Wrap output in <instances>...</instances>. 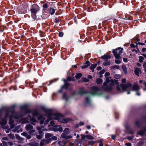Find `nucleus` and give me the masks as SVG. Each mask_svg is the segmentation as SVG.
Listing matches in <instances>:
<instances>
[{
  "label": "nucleus",
  "mask_w": 146,
  "mask_h": 146,
  "mask_svg": "<svg viewBox=\"0 0 146 146\" xmlns=\"http://www.w3.org/2000/svg\"><path fill=\"white\" fill-rule=\"evenodd\" d=\"M8 117H9V124L10 125L11 129L13 128L15 126L13 124L14 121L13 118L15 119L17 122L21 123L22 124L26 123L29 122L28 118H22L21 117L19 116L18 114H16L13 111H8L6 112L5 118L2 119L1 121L0 122V124L3 126L5 125L7 123L6 119Z\"/></svg>",
  "instance_id": "nucleus-1"
},
{
  "label": "nucleus",
  "mask_w": 146,
  "mask_h": 146,
  "mask_svg": "<svg viewBox=\"0 0 146 146\" xmlns=\"http://www.w3.org/2000/svg\"><path fill=\"white\" fill-rule=\"evenodd\" d=\"M44 111L48 117L47 120L44 122L45 125H47L49 121L52 119L58 120L59 121L63 123H66L68 122V119H64L62 115L60 113H56L53 114H52V110H50L46 109Z\"/></svg>",
  "instance_id": "nucleus-2"
},
{
  "label": "nucleus",
  "mask_w": 146,
  "mask_h": 146,
  "mask_svg": "<svg viewBox=\"0 0 146 146\" xmlns=\"http://www.w3.org/2000/svg\"><path fill=\"white\" fill-rule=\"evenodd\" d=\"M106 78V82L103 84V89L106 91H111L113 89L114 86L117 84V81L115 80L111 79V77Z\"/></svg>",
  "instance_id": "nucleus-3"
},
{
  "label": "nucleus",
  "mask_w": 146,
  "mask_h": 146,
  "mask_svg": "<svg viewBox=\"0 0 146 146\" xmlns=\"http://www.w3.org/2000/svg\"><path fill=\"white\" fill-rule=\"evenodd\" d=\"M117 90L120 92L127 91V94H130L129 91L132 89V85L130 83H128L127 84H120L117 86Z\"/></svg>",
  "instance_id": "nucleus-4"
},
{
  "label": "nucleus",
  "mask_w": 146,
  "mask_h": 146,
  "mask_svg": "<svg viewBox=\"0 0 146 146\" xmlns=\"http://www.w3.org/2000/svg\"><path fill=\"white\" fill-rule=\"evenodd\" d=\"M39 6L36 4H34L31 7L30 10L31 13V16L34 19L36 18V14L39 10Z\"/></svg>",
  "instance_id": "nucleus-5"
},
{
  "label": "nucleus",
  "mask_w": 146,
  "mask_h": 146,
  "mask_svg": "<svg viewBox=\"0 0 146 146\" xmlns=\"http://www.w3.org/2000/svg\"><path fill=\"white\" fill-rule=\"evenodd\" d=\"M23 108L24 109V111L26 113L31 112L33 117L36 116L38 115V113L36 110H34L32 111H30L25 106H23ZM30 120L33 122H36L37 121L36 119H35L34 117L31 118Z\"/></svg>",
  "instance_id": "nucleus-6"
},
{
  "label": "nucleus",
  "mask_w": 146,
  "mask_h": 146,
  "mask_svg": "<svg viewBox=\"0 0 146 146\" xmlns=\"http://www.w3.org/2000/svg\"><path fill=\"white\" fill-rule=\"evenodd\" d=\"M123 48H118L115 50H113L112 52L113 53L116 59H120L121 58V54L123 52Z\"/></svg>",
  "instance_id": "nucleus-7"
},
{
  "label": "nucleus",
  "mask_w": 146,
  "mask_h": 146,
  "mask_svg": "<svg viewBox=\"0 0 146 146\" xmlns=\"http://www.w3.org/2000/svg\"><path fill=\"white\" fill-rule=\"evenodd\" d=\"M36 128L38 130L39 134L36 135V137L37 139H40L42 138L43 135V134H42V130L43 131H47V129H44L43 127H40L39 126L37 127Z\"/></svg>",
  "instance_id": "nucleus-8"
},
{
  "label": "nucleus",
  "mask_w": 146,
  "mask_h": 146,
  "mask_svg": "<svg viewBox=\"0 0 146 146\" xmlns=\"http://www.w3.org/2000/svg\"><path fill=\"white\" fill-rule=\"evenodd\" d=\"M91 90V94L92 95H100V90L98 87L94 86L92 88Z\"/></svg>",
  "instance_id": "nucleus-9"
},
{
  "label": "nucleus",
  "mask_w": 146,
  "mask_h": 146,
  "mask_svg": "<svg viewBox=\"0 0 146 146\" xmlns=\"http://www.w3.org/2000/svg\"><path fill=\"white\" fill-rule=\"evenodd\" d=\"M25 129L27 131H29V133L30 134H31L35 132V130L33 129V126L31 124L27 125L25 126Z\"/></svg>",
  "instance_id": "nucleus-10"
},
{
  "label": "nucleus",
  "mask_w": 146,
  "mask_h": 146,
  "mask_svg": "<svg viewBox=\"0 0 146 146\" xmlns=\"http://www.w3.org/2000/svg\"><path fill=\"white\" fill-rule=\"evenodd\" d=\"M51 142L50 139H44L42 140L40 144V146H43L44 145H46L48 144Z\"/></svg>",
  "instance_id": "nucleus-11"
},
{
  "label": "nucleus",
  "mask_w": 146,
  "mask_h": 146,
  "mask_svg": "<svg viewBox=\"0 0 146 146\" xmlns=\"http://www.w3.org/2000/svg\"><path fill=\"white\" fill-rule=\"evenodd\" d=\"M63 129L59 125H56L53 128L52 130L55 131H58L60 132H62V131Z\"/></svg>",
  "instance_id": "nucleus-12"
},
{
  "label": "nucleus",
  "mask_w": 146,
  "mask_h": 146,
  "mask_svg": "<svg viewBox=\"0 0 146 146\" xmlns=\"http://www.w3.org/2000/svg\"><path fill=\"white\" fill-rule=\"evenodd\" d=\"M68 134L65 133H63L61 136V137L64 138V139H70L72 138V137L71 135H68Z\"/></svg>",
  "instance_id": "nucleus-13"
},
{
  "label": "nucleus",
  "mask_w": 146,
  "mask_h": 146,
  "mask_svg": "<svg viewBox=\"0 0 146 146\" xmlns=\"http://www.w3.org/2000/svg\"><path fill=\"white\" fill-rule=\"evenodd\" d=\"M53 136V134L49 133H47L45 134V138L47 139H50L51 141V138Z\"/></svg>",
  "instance_id": "nucleus-14"
},
{
  "label": "nucleus",
  "mask_w": 146,
  "mask_h": 146,
  "mask_svg": "<svg viewBox=\"0 0 146 146\" xmlns=\"http://www.w3.org/2000/svg\"><path fill=\"white\" fill-rule=\"evenodd\" d=\"M49 13L51 15H54L55 12V10L52 8H49L48 10Z\"/></svg>",
  "instance_id": "nucleus-15"
},
{
  "label": "nucleus",
  "mask_w": 146,
  "mask_h": 146,
  "mask_svg": "<svg viewBox=\"0 0 146 146\" xmlns=\"http://www.w3.org/2000/svg\"><path fill=\"white\" fill-rule=\"evenodd\" d=\"M38 119L40 121V123L42 124L43 123L44 119V116H39L38 117Z\"/></svg>",
  "instance_id": "nucleus-16"
},
{
  "label": "nucleus",
  "mask_w": 146,
  "mask_h": 146,
  "mask_svg": "<svg viewBox=\"0 0 146 146\" xmlns=\"http://www.w3.org/2000/svg\"><path fill=\"white\" fill-rule=\"evenodd\" d=\"M90 65V62L88 61H87L85 63L84 65L82 66V69H84L87 68Z\"/></svg>",
  "instance_id": "nucleus-17"
},
{
  "label": "nucleus",
  "mask_w": 146,
  "mask_h": 146,
  "mask_svg": "<svg viewBox=\"0 0 146 146\" xmlns=\"http://www.w3.org/2000/svg\"><path fill=\"white\" fill-rule=\"evenodd\" d=\"M101 58L103 59L108 60L111 58V56L109 55H104L101 57Z\"/></svg>",
  "instance_id": "nucleus-18"
},
{
  "label": "nucleus",
  "mask_w": 146,
  "mask_h": 146,
  "mask_svg": "<svg viewBox=\"0 0 146 146\" xmlns=\"http://www.w3.org/2000/svg\"><path fill=\"white\" fill-rule=\"evenodd\" d=\"M133 88L134 90L137 91L139 90V86L137 83H135L133 86Z\"/></svg>",
  "instance_id": "nucleus-19"
},
{
  "label": "nucleus",
  "mask_w": 146,
  "mask_h": 146,
  "mask_svg": "<svg viewBox=\"0 0 146 146\" xmlns=\"http://www.w3.org/2000/svg\"><path fill=\"white\" fill-rule=\"evenodd\" d=\"M141 70L140 68H136L135 69V74L137 76H139V74L141 73Z\"/></svg>",
  "instance_id": "nucleus-20"
},
{
  "label": "nucleus",
  "mask_w": 146,
  "mask_h": 146,
  "mask_svg": "<svg viewBox=\"0 0 146 146\" xmlns=\"http://www.w3.org/2000/svg\"><path fill=\"white\" fill-rule=\"evenodd\" d=\"M21 127V125H19L17 126H16L14 128L13 130V131L14 132H15L16 131H17V133H19L20 131V130H18Z\"/></svg>",
  "instance_id": "nucleus-21"
},
{
  "label": "nucleus",
  "mask_w": 146,
  "mask_h": 146,
  "mask_svg": "<svg viewBox=\"0 0 146 146\" xmlns=\"http://www.w3.org/2000/svg\"><path fill=\"white\" fill-rule=\"evenodd\" d=\"M28 145L31 146H38V143L35 141H34L29 143Z\"/></svg>",
  "instance_id": "nucleus-22"
},
{
  "label": "nucleus",
  "mask_w": 146,
  "mask_h": 146,
  "mask_svg": "<svg viewBox=\"0 0 146 146\" xmlns=\"http://www.w3.org/2000/svg\"><path fill=\"white\" fill-rule=\"evenodd\" d=\"M97 64H96L92 65L90 67V69L91 70L92 72L94 71V69L97 66Z\"/></svg>",
  "instance_id": "nucleus-23"
},
{
  "label": "nucleus",
  "mask_w": 146,
  "mask_h": 146,
  "mask_svg": "<svg viewBox=\"0 0 146 146\" xmlns=\"http://www.w3.org/2000/svg\"><path fill=\"white\" fill-rule=\"evenodd\" d=\"M111 64V62L109 61H106L104 62L103 63V64L104 66H107L110 65Z\"/></svg>",
  "instance_id": "nucleus-24"
},
{
  "label": "nucleus",
  "mask_w": 146,
  "mask_h": 146,
  "mask_svg": "<svg viewBox=\"0 0 146 146\" xmlns=\"http://www.w3.org/2000/svg\"><path fill=\"white\" fill-rule=\"evenodd\" d=\"M82 74L81 73H78L76 75L75 77L76 79H79L82 76Z\"/></svg>",
  "instance_id": "nucleus-25"
},
{
  "label": "nucleus",
  "mask_w": 146,
  "mask_h": 146,
  "mask_svg": "<svg viewBox=\"0 0 146 146\" xmlns=\"http://www.w3.org/2000/svg\"><path fill=\"white\" fill-rule=\"evenodd\" d=\"M85 93V92L84 91L83 89V88L81 89L78 92V94L80 95H82Z\"/></svg>",
  "instance_id": "nucleus-26"
},
{
  "label": "nucleus",
  "mask_w": 146,
  "mask_h": 146,
  "mask_svg": "<svg viewBox=\"0 0 146 146\" xmlns=\"http://www.w3.org/2000/svg\"><path fill=\"white\" fill-rule=\"evenodd\" d=\"M85 137L87 139H89L92 140L94 139V137L91 135H87Z\"/></svg>",
  "instance_id": "nucleus-27"
},
{
  "label": "nucleus",
  "mask_w": 146,
  "mask_h": 146,
  "mask_svg": "<svg viewBox=\"0 0 146 146\" xmlns=\"http://www.w3.org/2000/svg\"><path fill=\"white\" fill-rule=\"evenodd\" d=\"M122 68L123 70L125 73V74H126L127 72V70L126 66L124 65H123L122 66Z\"/></svg>",
  "instance_id": "nucleus-28"
},
{
  "label": "nucleus",
  "mask_w": 146,
  "mask_h": 146,
  "mask_svg": "<svg viewBox=\"0 0 146 146\" xmlns=\"http://www.w3.org/2000/svg\"><path fill=\"white\" fill-rule=\"evenodd\" d=\"M96 83L97 84H100L103 82L102 80L100 78H98L96 80Z\"/></svg>",
  "instance_id": "nucleus-29"
},
{
  "label": "nucleus",
  "mask_w": 146,
  "mask_h": 146,
  "mask_svg": "<svg viewBox=\"0 0 146 146\" xmlns=\"http://www.w3.org/2000/svg\"><path fill=\"white\" fill-rule=\"evenodd\" d=\"M9 137L12 139H15L14 135L12 133H10L8 135Z\"/></svg>",
  "instance_id": "nucleus-30"
},
{
  "label": "nucleus",
  "mask_w": 146,
  "mask_h": 146,
  "mask_svg": "<svg viewBox=\"0 0 146 146\" xmlns=\"http://www.w3.org/2000/svg\"><path fill=\"white\" fill-rule=\"evenodd\" d=\"M63 133H65L68 134L69 133V129L68 128H65L64 130Z\"/></svg>",
  "instance_id": "nucleus-31"
},
{
  "label": "nucleus",
  "mask_w": 146,
  "mask_h": 146,
  "mask_svg": "<svg viewBox=\"0 0 146 146\" xmlns=\"http://www.w3.org/2000/svg\"><path fill=\"white\" fill-rule=\"evenodd\" d=\"M67 81H74V78L71 77H68L67 78Z\"/></svg>",
  "instance_id": "nucleus-32"
},
{
  "label": "nucleus",
  "mask_w": 146,
  "mask_h": 146,
  "mask_svg": "<svg viewBox=\"0 0 146 146\" xmlns=\"http://www.w3.org/2000/svg\"><path fill=\"white\" fill-rule=\"evenodd\" d=\"M120 59H116L115 60V62L117 64H119L121 63V60Z\"/></svg>",
  "instance_id": "nucleus-33"
},
{
  "label": "nucleus",
  "mask_w": 146,
  "mask_h": 146,
  "mask_svg": "<svg viewBox=\"0 0 146 146\" xmlns=\"http://www.w3.org/2000/svg\"><path fill=\"white\" fill-rule=\"evenodd\" d=\"M119 67L118 66L115 65L111 66L110 67V68L111 69H113L115 68L118 69H119Z\"/></svg>",
  "instance_id": "nucleus-34"
},
{
  "label": "nucleus",
  "mask_w": 146,
  "mask_h": 146,
  "mask_svg": "<svg viewBox=\"0 0 146 146\" xmlns=\"http://www.w3.org/2000/svg\"><path fill=\"white\" fill-rule=\"evenodd\" d=\"M139 61L140 62H143V60L144 59V57L142 56H139Z\"/></svg>",
  "instance_id": "nucleus-35"
},
{
  "label": "nucleus",
  "mask_w": 146,
  "mask_h": 146,
  "mask_svg": "<svg viewBox=\"0 0 146 146\" xmlns=\"http://www.w3.org/2000/svg\"><path fill=\"white\" fill-rule=\"evenodd\" d=\"M58 143L60 146H64L65 144L60 141L58 142Z\"/></svg>",
  "instance_id": "nucleus-36"
},
{
  "label": "nucleus",
  "mask_w": 146,
  "mask_h": 146,
  "mask_svg": "<svg viewBox=\"0 0 146 146\" xmlns=\"http://www.w3.org/2000/svg\"><path fill=\"white\" fill-rule=\"evenodd\" d=\"M136 48V49H137V50H136V49H132V50H131L132 51V52H135L136 53H137L138 52H139V49H138V47L137 48Z\"/></svg>",
  "instance_id": "nucleus-37"
},
{
  "label": "nucleus",
  "mask_w": 146,
  "mask_h": 146,
  "mask_svg": "<svg viewBox=\"0 0 146 146\" xmlns=\"http://www.w3.org/2000/svg\"><path fill=\"white\" fill-rule=\"evenodd\" d=\"M110 75V73L109 72H106L105 74V76L106 78L108 77Z\"/></svg>",
  "instance_id": "nucleus-38"
},
{
  "label": "nucleus",
  "mask_w": 146,
  "mask_h": 146,
  "mask_svg": "<svg viewBox=\"0 0 146 146\" xmlns=\"http://www.w3.org/2000/svg\"><path fill=\"white\" fill-rule=\"evenodd\" d=\"M130 46L131 48H137L138 47L136 45H135L133 44H130Z\"/></svg>",
  "instance_id": "nucleus-39"
},
{
  "label": "nucleus",
  "mask_w": 146,
  "mask_h": 146,
  "mask_svg": "<svg viewBox=\"0 0 146 146\" xmlns=\"http://www.w3.org/2000/svg\"><path fill=\"white\" fill-rule=\"evenodd\" d=\"M114 77L116 79H118L120 77V76L119 75L116 74L114 76Z\"/></svg>",
  "instance_id": "nucleus-40"
},
{
  "label": "nucleus",
  "mask_w": 146,
  "mask_h": 146,
  "mask_svg": "<svg viewBox=\"0 0 146 146\" xmlns=\"http://www.w3.org/2000/svg\"><path fill=\"white\" fill-rule=\"evenodd\" d=\"M3 145L4 146H8V142H7L5 141L2 142Z\"/></svg>",
  "instance_id": "nucleus-41"
},
{
  "label": "nucleus",
  "mask_w": 146,
  "mask_h": 146,
  "mask_svg": "<svg viewBox=\"0 0 146 146\" xmlns=\"http://www.w3.org/2000/svg\"><path fill=\"white\" fill-rule=\"evenodd\" d=\"M82 80L84 82H88L89 81L88 79L86 78H83L82 79Z\"/></svg>",
  "instance_id": "nucleus-42"
},
{
  "label": "nucleus",
  "mask_w": 146,
  "mask_h": 146,
  "mask_svg": "<svg viewBox=\"0 0 146 146\" xmlns=\"http://www.w3.org/2000/svg\"><path fill=\"white\" fill-rule=\"evenodd\" d=\"M64 81L65 82L64 86H65V87L66 88H67L68 86L69 85V84L68 83L65 81V80H64Z\"/></svg>",
  "instance_id": "nucleus-43"
},
{
  "label": "nucleus",
  "mask_w": 146,
  "mask_h": 146,
  "mask_svg": "<svg viewBox=\"0 0 146 146\" xmlns=\"http://www.w3.org/2000/svg\"><path fill=\"white\" fill-rule=\"evenodd\" d=\"M89 144L90 145H92L95 143V142L93 141H90L88 142Z\"/></svg>",
  "instance_id": "nucleus-44"
},
{
  "label": "nucleus",
  "mask_w": 146,
  "mask_h": 146,
  "mask_svg": "<svg viewBox=\"0 0 146 146\" xmlns=\"http://www.w3.org/2000/svg\"><path fill=\"white\" fill-rule=\"evenodd\" d=\"M57 139V137L56 136H52V137L51 138V141L52 140H56Z\"/></svg>",
  "instance_id": "nucleus-45"
},
{
  "label": "nucleus",
  "mask_w": 146,
  "mask_h": 146,
  "mask_svg": "<svg viewBox=\"0 0 146 146\" xmlns=\"http://www.w3.org/2000/svg\"><path fill=\"white\" fill-rule=\"evenodd\" d=\"M28 134L27 133L25 132H23L21 133V135H23L26 137Z\"/></svg>",
  "instance_id": "nucleus-46"
},
{
  "label": "nucleus",
  "mask_w": 146,
  "mask_h": 146,
  "mask_svg": "<svg viewBox=\"0 0 146 146\" xmlns=\"http://www.w3.org/2000/svg\"><path fill=\"white\" fill-rule=\"evenodd\" d=\"M143 66L145 69V71H146V62H144L143 64Z\"/></svg>",
  "instance_id": "nucleus-47"
},
{
  "label": "nucleus",
  "mask_w": 146,
  "mask_h": 146,
  "mask_svg": "<svg viewBox=\"0 0 146 146\" xmlns=\"http://www.w3.org/2000/svg\"><path fill=\"white\" fill-rule=\"evenodd\" d=\"M42 7L43 9H46L48 7L47 4L46 3L44 4L43 5Z\"/></svg>",
  "instance_id": "nucleus-48"
},
{
  "label": "nucleus",
  "mask_w": 146,
  "mask_h": 146,
  "mask_svg": "<svg viewBox=\"0 0 146 146\" xmlns=\"http://www.w3.org/2000/svg\"><path fill=\"white\" fill-rule=\"evenodd\" d=\"M63 33L62 32H60L59 33V36L60 37H62L63 36Z\"/></svg>",
  "instance_id": "nucleus-49"
},
{
  "label": "nucleus",
  "mask_w": 146,
  "mask_h": 146,
  "mask_svg": "<svg viewBox=\"0 0 146 146\" xmlns=\"http://www.w3.org/2000/svg\"><path fill=\"white\" fill-rule=\"evenodd\" d=\"M60 20L58 18H56L55 19V22L56 23H58L60 22Z\"/></svg>",
  "instance_id": "nucleus-50"
},
{
  "label": "nucleus",
  "mask_w": 146,
  "mask_h": 146,
  "mask_svg": "<svg viewBox=\"0 0 146 146\" xmlns=\"http://www.w3.org/2000/svg\"><path fill=\"white\" fill-rule=\"evenodd\" d=\"M8 146H11L13 145V143L12 142H8Z\"/></svg>",
  "instance_id": "nucleus-51"
},
{
  "label": "nucleus",
  "mask_w": 146,
  "mask_h": 146,
  "mask_svg": "<svg viewBox=\"0 0 146 146\" xmlns=\"http://www.w3.org/2000/svg\"><path fill=\"white\" fill-rule=\"evenodd\" d=\"M54 122L53 121H51L50 122V126H53L54 125Z\"/></svg>",
  "instance_id": "nucleus-52"
},
{
  "label": "nucleus",
  "mask_w": 146,
  "mask_h": 146,
  "mask_svg": "<svg viewBox=\"0 0 146 146\" xmlns=\"http://www.w3.org/2000/svg\"><path fill=\"white\" fill-rule=\"evenodd\" d=\"M105 72V70H103L100 72L99 74H103Z\"/></svg>",
  "instance_id": "nucleus-53"
},
{
  "label": "nucleus",
  "mask_w": 146,
  "mask_h": 146,
  "mask_svg": "<svg viewBox=\"0 0 146 146\" xmlns=\"http://www.w3.org/2000/svg\"><path fill=\"white\" fill-rule=\"evenodd\" d=\"M122 82L123 83H125L126 81V80L125 78H123L121 80Z\"/></svg>",
  "instance_id": "nucleus-54"
},
{
  "label": "nucleus",
  "mask_w": 146,
  "mask_h": 146,
  "mask_svg": "<svg viewBox=\"0 0 146 146\" xmlns=\"http://www.w3.org/2000/svg\"><path fill=\"white\" fill-rule=\"evenodd\" d=\"M139 134L141 135H143L144 134V133L143 131H140L139 132Z\"/></svg>",
  "instance_id": "nucleus-55"
},
{
  "label": "nucleus",
  "mask_w": 146,
  "mask_h": 146,
  "mask_svg": "<svg viewBox=\"0 0 146 146\" xmlns=\"http://www.w3.org/2000/svg\"><path fill=\"white\" fill-rule=\"evenodd\" d=\"M127 146H131V143H127L125 144Z\"/></svg>",
  "instance_id": "nucleus-56"
},
{
  "label": "nucleus",
  "mask_w": 146,
  "mask_h": 146,
  "mask_svg": "<svg viewBox=\"0 0 146 146\" xmlns=\"http://www.w3.org/2000/svg\"><path fill=\"white\" fill-rule=\"evenodd\" d=\"M26 137L28 139H30L31 138V136L29 135H28V134L27 135Z\"/></svg>",
  "instance_id": "nucleus-57"
},
{
  "label": "nucleus",
  "mask_w": 146,
  "mask_h": 146,
  "mask_svg": "<svg viewBox=\"0 0 146 146\" xmlns=\"http://www.w3.org/2000/svg\"><path fill=\"white\" fill-rule=\"evenodd\" d=\"M123 61L125 62H126L127 61V59L126 58H124L123 59Z\"/></svg>",
  "instance_id": "nucleus-58"
},
{
  "label": "nucleus",
  "mask_w": 146,
  "mask_h": 146,
  "mask_svg": "<svg viewBox=\"0 0 146 146\" xmlns=\"http://www.w3.org/2000/svg\"><path fill=\"white\" fill-rule=\"evenodd\" d=\"M102 68L101 67L99 66H98L97 68V69L98 70H101Z\"/></svg>",
  "instance_id": "nucleus-59"
},
{
  "label": "nucleus",
  "mask_w": 146,
  "mask_h": 146,
  "mask_svg": "<svg viewBox=\"0 0 146 146\" xmlns=\"http://www.w3.org/2000/svg\"><path fill=\"white\" fill-rule=\"evenodd\" d=\"M2 139L3 140L8 141V139L7 137H4L2 138Z\"/></svg>",
  "instance_id": "nucleus-60"
},
{
  "label": "nucleus",
  "mask_w": 146,
  "mask_h": 146,
  "mask_svg": "<svg viewBox=\"0 0 146 146\" xmlns=\"http://www.w3.org/2000/svg\"><path fill=\"white\" fill-rule=\"evenodd\" d=\"M115 137V135H112L111 136V138L113 139H114Z\"/></svg>",
  "instance_id": "nucleus-61"
},
{
  "label": "nucleus",
  "mask_w": 146,
  "mask_h": 146,
  "mask_svg": "<svg viewBox=\"0 0 146 146\" xmlns=\"http://www.w3.org/2000/svg\"><path fill=\"white\" fill-rule=\"evenodd\" d=\"M99 143H100V144L99 145L100 146H103V145L102 142H99Z\"/></svg>",
  "instance_id": "nucleus-62"
},
{
  "label": "nucleus",
  "mask_w": 146,
  "mask_h": 146,
  "mask_svg": "<svg viewBox=\"0 0 146 146\" xmlns=\"http://www.w3.org/2000/svg\"><path fill=\"white\" fill-rule=\"evenodd\" d=\"M79 125H84V123L83 122H80V123Z\"/></svg>",
  "instance_id": "nucleus-63"
},
{
  "label": "nucleus",
  "mask_w": 146,
  "mask_h": 146,
  "mask_svg": "<svg viewBox=\"0 0 146 146\" xmlns=\"http://www.w3.org/2000/svg\"><path fill=\"white\" fill-rule=\"evenodd\" d=\"M142 50L143 52H145L146 50V48H142Z\"/></svg>",
  "instance_id": "nucleus-64"
}]
</instances>
